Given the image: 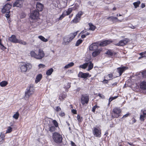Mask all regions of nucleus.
Masks as SVG:
<instances>
[{
    "instance_id": "nucleus-1",
    "label": "nucleus",
    "mask_w": 146,
    "mask_h": 146,
    "mask_svg": "<svg viewBox=\"0 0 146 146\" xmlns=\"http://www.w3.org/2000/svg\"><path fill=\"white\" fill-rule=\"evenodd\" d=\"M78 32V31H77L74 33H71L68 36L65 37L63 39V44L64 45L68 44L77 35Z\"/></svg>"
},
{
    "instance_id": "nucleus-2",
    "label": "nucleus",
    "mask_w": 146,
    "mask_h": 146,
    "mask_svg": "<svg viewBox=\"0 0 146 146\" xmlns=\"http://www.w3.org/2000/svg\"><path fill=\"white\" fill-rule=\"evenodd\" d=\"M9 40L13 43H19L24 45H26L27 43L21 40H19L17 38L16 36L14 35H12L9 38Z\"/></svg>"
},
{
    "instance_id": "nucleus-3",
    "label": "nucleus",
    "mask_w": 146,
    "mask_h": 146,
    "mask_svg": "<svg viewBox=\"0 0 146 146\" xmlns=\"http://www.w3.org/2000/svg\"><path fill=\"white\" fill-rule=\"evenodd\" d=\"M52 138L54 142L56 143H60L62 141V135L57 132H55L53 133Z\"/></svg>"
},
{
    "instance_id": "nucleus-4",
    "label": "nucleus",
    "mask_w": 146,
    "mask_h": 146,
    "mask_svg": "<svg viewBox=\"0 0 146 146\" xmlns=\"http://www.w3.org/2000/svg\"><path fill=\"white\" fill-rule=\"evenodd\" d=\"M34 88L32 85H30L28 87L26 90L25 93V98H28L34 92Z\"/></svg>"
},
{
    "instance_id": "nucleus-5",
    "label": "nucleus",
    "mask_w": 146,
    "mask_h": 146,
    "mask_svg": "<svg viewBox=\"0 0 146 146\" xmlns=\"http://www.w3.org/2000/svg\"><path fill=\"white\" fill-rule=\"evenodd\" d=\"M93 135L96 137H100L101 136V129L99 127L96 126L93 127L92 131Z\"/></svg>"
},
{
    "instance_id": "nucleus-6",
    "label": "nucleus",
    "mask_w": 146,
    "mask_h": 146,
    "mask_svg": "<svg viewBox=\"0 0 146 146\" xmlns=\"http://www.w3.org/2000/svg\"><path fill=\"white\" fill-rule=\"evenodd\" d=\"M39 13L36 10L33 11L30 14V19L34 21H36L38 17Z\"/></svg>"
},
{
    "instance_id": "nucleus-7",
    "label": "nucleus",
    "mask_w": 146,
    "mask_h": 146,
    "mask_svg": "<svg viewBox=\"0 0 146 146\" xmlns=\"http://www.w3.org/2000/svg\"><path fill=\"white\" fill-rule=\"evenodd\" d=\"M21 69L22 71L25 72L28 70L30 69L32 67L31 65L27 63L26 64L24 63H22L21 64Z\"/></svg>"
},
{
    "instance_id": "nucleus-8",
    "label": "nucleus",
    "mask_w": 146,
    "mask_h": 146,
    "mask_svg": "<svg viewBox=\"0 0 146 146\" xmlns=\"http://www.w3.org/2000/svg\"><path fill=\"white\" fill-rule=\"evenodd\" d=\"M81 98V103L83 105L88 104L89 100V96L88 95L86 94L82 95Z\"/></svg>"
},
{
    "instance_id": "nucleus-9",
    "label": "nucleus",
    "mask_w": 146,
    "mask_h": 146,
    "mask_svg": "<svg viewBox=\"0 0 146 146\" xmlns=\"http://www.w3.org/2000/svg\"><path fill=\"white\" fill-rule=\"evenodd\" d=\"M121 111V110L119 108L117 107L114 108L113 110V112L114 114L113 117L114 118L118 117L120 115Z\"/></svg>"
},
{
    "instance_id": "nucleus-10",
    "label": "nucleus",
    "mask_w": 146,
    "mask_h": 146,
    "mask_svg": "<svg viewBox=\"0 0 146 146\" xmlns=\"http://www.w3.org/2000/svg\"><path fill=\"white\" fill-rule=\"evenodd\" d=\"M129 41L128 38H125L120 40L118 43L116 44L115 45L117 46H123L125 45Z\"/></svg>"
},
{
    "instance_id": "nucleus-11",
    "label": "nucleus",
    "mask_w": 146,
    "mask_h": 146,
    "mask_svg": "<svg viewBox=\"0 0 146 146\" xmlns=\"http://www.w3.org/2000/svg\"><path fill=\"white\" fill-rule=\"evenodd\" d=\"M11 5L9 4H6L2 9V12L3 13L6 12L9 13V10L11 7Z\"/></svg>"
},
{
    "instance_id": "nucleus-12",
    "label": "nucleus",
    "mask_w": 146,
    "mask_h": 146,
    "mask_svg": "<svg viewBox=\"0 0 146 146\" xmlns=\"http://www.w3.org/2000/svg\"><path fill=\"white\" fill-rule=\"evenodd\" d=\"M82 14L83 13L82 12H79L76 15V17L72 21V22L76 23L78 22L80 19L81 16L82 15Z\"/></svg>"
},
{
    "instance_id": "nucleus-13",
    "label": "nucleus",
    "mask_w": 146,
    "mask_h": 146,
    "mask_svg": "<svg viewBox=\"0 0 146 146\" xmlns=\"http://www.w3.org/2000/svg\"><path fill=\"white\" fill-rule=\"evenodd\" d=\"M128 68L126 66H122L120 67L117 68V71L119 74V76L121 75L123 72L125 70L127 69Z\"/></svg>"
},
{
    "instance_id": "nucleus-14",
    "label": "nucleus",
    "mask_w": 146,
    "mask_h": 146,
    "mask_svg": "<svg viewBox=\"0 0 146 146\" xmlns=\"http://www.w3.org/2000/svg\"><path fill=\"white\" fill-rule=\"evenodd\" d=\"M44 56V53L43 51L39 49L38 51V54L36 55V59H41Z\"/></svg>"
},
{
    "instance_id": "nucleus-15",
    "label": "nucleus",
    "mask_w": 146,
    "mask_h": 146,
    "mask_svg": "<svg viewBox=\"0 0 146 146\" xmlns=\"http://www.w3.org/2000/svg\"><path fill=\"white\" fill-rule=\"evenodd\" d=\"M89 74L88 73H83L80 72L78 74V77L82 78H86L89 76Z\"/></svg>"
},
{
    "instance_id": "nucleus-16",
    "label": "nucleus",
    "mask_w": 146,
    "mask_h": 146,
    "mask_svg": "<svg viewBox=\"0 0 146 146\" xmlns=\"http://www.w3.org/2000/svg\"><path fill=\"white\" fill-rule=\"evenodd\" d=\"M98 46V44L96 43H93L90 45L89 49L90 50H94L97 49Z\"/></svg>"
},
{
    "instance_id": "nucleus-17",
    "label": "nucleus",
    "mask_w": 146,
    "mask_h": 146,
    "mask_svg": "<svg viewBox=\"0 0 146 146\" xmlns=\"http://www.w3.org/2000/svg\"><path fill=\"white\" fill-rule=\"evenodd\" d=\"M112 42L110 40H106L104 41L101 42L99 45L100 46H105L110 44Z\"/></svg>"
},
{
    "instance_id": "nucleus-18",
    "label": "nucleus",
    "mask_w": 146,
    "mask_h": 146,
    "mask_svg": "<svg viewBox=\"0 0 146 146\" xmlns=\"http://www.w3.org/2000/svg\"><path fill=\"white\" fill-rule=\"evenodd\" d=\"M23 4L19 0H17L13 4V7H21L23 6Z\"/></svg>"
},
{
    "instance_id": "nucleus-19",
    "label": "nucleus",
    "mask_w": 146,
    "mask_h": 146,
    "mask_svg": "<svg viewBox=\"0 0 146 146\" xmlns=\"http://www.w3.org/2000/svg\"><path fill=\"white\" fill-rule=\"evenodd\" d=\"M43 8V5L39 3H37L36 5V8L37 9L38 11H41Z\"/></svg>"
},
{
    "instance_id": "nucleus-20",
    "label": "nucleus",
    "mask_w": 146,
    "mask_h": 146,
    "mask_svg": "<svg viewBox=\"0 0 146 146\" xmlns=\"http://www.w3.org/2000/svg\"><path fill=\"white\" fill-rule=\"evenodd\" d=\"M140 87L142 90H145V94H146V82L144 81L142 82L140 84Z\"/></svg>"
},
{
    "instance_id": "nucleus-21",
    "label": "nucleus",
    "mask_w": 146,
    "mask_h": 146,
    "mask_svg": "<svg viewBox=\"0 0 146 146\" xmlns=\"http://www.w3.org/2000/svg\"><path fill=\"white\" fill-rule=\"evenodd\" d=\"M5 135L3 133H1L0 135V144L3 143L4 141Z\"/></svg>"
},
{
    "instance_id": "nucleus-22",
    "label": "nucleus",
    "mask_w": 146,
    "mask_h": 146,
    "mask_svg": "<svg viewBox=\"0 0 146 146\" xmlns=\"http://www.w3.org/2000/svg\"><path fill=\"white\" fill-rule=\"evenodd\" d=\"M49 131L50 132L54 131L55 129V127L52 125L50 124L48 125Z\"/></svg>"
},
{
    "instance_id": "nucleus-23",
    "label": "nucleus",
    "mask_w": 146,
    "mask_h": 146,
    "mask_svg": "<svg viewBox=\"0 0 146 146\" xmlns=\"http://www.w3.org/2000/svg\"><path fill=\"white\" fill-rule=\"evenodd\" d=\"M42 75L41 74H39L36 76L35 81L36 83H37L42 78Z\"/></svg>"
},
{
    "instance_id": "nucleus-24",
    "label": "nucleus",
    "mask_w": 146,
    "mask_h": 146,
    "mask_svg": "<svg viewBox=\"0 0 146 146\" xmlns=\"http://www.w3.org/2000/svg\"><path fill=\"white\" fill-rule=\"evenodd\" d=\"M87 63H88V71H89L93 68V64L92 63L91 61H89L87 62Z\"/></svg>"
},
{
    "instance_id": "nucleus-25",
    "label": "nucleus",
    "mask_w": 146,
    "mask_h": 146,
    "mask_svg": "<svg viewBox=\"0 0 146 146\" xmlns=\"http://www.w3.org/2000/svg\"><path fill=\"white\" fill-rule=\"evenodd\" d=\"M74 65V63L73 62H71L65 66L64 67V68L66 69L70 67L73 66Z\"/></svg>"
},
{
    "instance_id": "nucleus-26",
    "label": "nucleus",
    "mask_w": 146,
    "mask_h": 146,
    "mask_svg": "<svg viewBox=\"0 0 146 146\" xmlns=\"http://www.w3.org/2000/svg\"><path fill=\"white\" fill-rule=\"evenodd\" d=\"M8 84V82L7 81H3L0 83V86L2 87H4L6 86Z\"/></svg>"
},
{
    "instance_id": "nucleus-27",
    "label": "nucleus",
    "mask_w": 146,
    "mask_h": 146,
    "mask_svg": "<svg viewBox=\"0 0 146 146\" xmlns=\"http://www.w3.org/2000/svg\"><path fill=\"white\" fill-rule=\"evenodd\" d=\"M100 52V51L99 50H95L92 53V56L94 57H95L98 55Z\"/></svg>"
},
{
    "instance_id": "nucleus-28",
    "label": "nucleus",
    "mask_w": 146,
    "mask_h": 146,
    "mask_svg": "<svg viewBox=\"0 0 146 146\" xmlns=\"http://www.w3.org/2000/svg\"><path fill=\"white\" fill-rule=\"evenodd\" d=\"M53 71V69L52 68H50L46 72V74L48 76H50Z\"/></svg>"
},
{
    "instance_id": "nucleus-29",
    "label": "nucleus",
    "mask_w": 146,
    "mask_h": 146,
    "mask_svg": "<svg viewBox=\"0 0 146 146\" xmlns=\"http://www.w3.org/2000/svg\"><path fill=\"white\" fill-rule=\"evenodd\" d=\"M89 25L90 27V28L89 29V30L94 31L96 28L95 26L93 25L91 23H89Z\"/></svg>"
},
{
    "instance_id": "nucleus-30",
    "label": "nucleus",
    "mask_w": 146,
    "mask_h": 146,
    "mask_svg": "<svg viewBox=\"0 0 146 146\" xmlns=\"http://www.w3.org/2000/svg\"><path fill=\"white\" fill-rule=\"evenodd\" d=\"M113 76L112 74H109L106 76L105 77L108 80H110L112 79Z\"/></svg>"
},
{
    "instance_id": "nucleus-31",
    "label": "nucleus",
    "mask_w": 146,
    "mask_h": 146,
    "mask_svg": "<svg viewBox=\"0 0 146 146\" xmlns=\"http://www.w3.org/2000/svg\"><path fill=\"white\" fill-rule=\"evenodd\" d=\"M30 54L31 57H34L36 59L37 54L34 51H32L30 52Z\"/></svg>"
},
{
    "instance_id": "nucleus-32",
    "label": "nucleus",
    "mask_w": 146,
    "mask_h": 146,
    "mask_svg": "<svg viewBox=\"0 0 146 146\" xmlns=\"http://www.w3.org/2000/svg\"><path fill=\"white\" fill-rule=\"evenodd\" d=\"M88 66V63H86L84 64L80 65L79 66V68H81L84 69H86Z\"/></svg>"
},
{
    "instance_id": "nucleus-33",
    "label": "nucleus",
    "mask_w": 146,
    "mask_h": 146,
    "mask_svg": "<svg viewBox=\"0 0 146 146\" xmlns=\"http://www.w3.org/2000/svg\"><path fill=\"white\" fill-rule=\"evenodd\" d=\"M141 2L139 1H137L136 2H134L133 3V5L135 7V8H137L139 6V5L140 4Z\"/></svg>"
},
{
    "instance_id": "nucleus-34",
    "label": "nucleus",
    "mask_w": 146,
    "mask_h": 146,
    "mask_svg": "<svg viewBox=\"0 0 146 146\" xmlns=\"http://www.w3.org/2000/svg\"><path fill=\"white\" fill-rule=\"evenodd\" d=\"M38 38L42 41L44 42H46L48 41V40L47 39L45 38L44 37L42 36H38Z\"/></svg>"
},
{
    "instance_id": "nucleus-35",
    "label": "nucleus",
    "mask_w": 146,
    "mask_h": 146,
    "mask_svg": "<svg viewBox=\"0 0 146 146\" xmlns=\"http://www.w3.org/2000/svg\"><path fill=\"white\" fill-rule=\"evenodd\" d=\"M72 9L71 8H69L67 11H64L65 13V14L66 15H69L72 12Z\"/></svg>"
},
{
    "instance_id": "nucleus-36",
    "label": "nucleus",
    "mask_w": 146,
    "mask_h": 146,
    "mask_svg": "<svg viewBox=\"0 0 146 146\" xmlns=\"http://www.w3.org/2000/svg\"><path fill=\"white\" fill-rule=\"evenodd\" d=\"M105 54L109 56H112L113 55V53L111 50H108L107 51Z\"/></svg>"
},
{
    "instance_id": "nucleus-37",
    "label": "nucleus",
    "mask_w": 146,
    "mask_h": 146,
    "mask_svg": "<svg viewBox=\"0 0 146 146\" xmlns=\"http://www.w3.org/2000/svg\"><path fill=\"white\" fill-rule=\"evenodd\" d=\"M19 116V114L18 112H17L13 116V117L16 119H17Z\"/></svg>"
},
{
    "instance_id": "nucleus-38",
    "label": "nucleus",
    "mask_w": 146,
    "mask_h": 146,
    "mask_svg": "<svg viewBox=\"0 0 146 146\" xmlns=\"http://www.w3.org/2000/svg\"><path fill=\"white\" fill-rule=\"evenodd\" d=\"M82 41H83V40H81L80 39L78 40L77 41L76 44H75L76 46H78L81 43H82Z\"/></svg>"
},
{
    "instance_id": "nucleus-39",
    "label": "nucleus",
    "mask_w": 146,
    "mask_h": 146,
    "mask_svg": "<svg viewBox=\"0 0 146 146\" xmlns=\"http://www.w3.org/2000/svg\"><path fill=\"white\" fill-rule=\"evenodd\" d=\"M77 118L79 122H80L82 121L83 120L82 117H81L79 115H77Z\"/></svg>"
},
{
    "instance_id": "nucleus-40",
    "label": "nucleus",
    "mask_w": 146,
    "mask_h": 146,
    "mask_svg": "<svg viewBox=\"0 0 146 146\" xmlns=\"http://www.w3.org/2000/svg\"><path fill=\"white\" fill-rule=\"evenodd\" d=\"M52 123L56 127H58V124L57 121L55 120H53Z\"/></svg>"
},
{
    "instance_id": "nucleus-41",
    "label": "nucleus",
    "mask_w": 146,
    "mask_h": 146,
    "mask_svg": "<svg viewBox=\"0 0 146 146\" xmlns=\"http://www.w3.org/2000/svg\"><path fill=\"white\" fill-rule=\"evenodd\" d=\"M66 15L65 13L64 12V11L62 13V15L60 16V17L59 18V20H62L65 16Z\"/></svg>"
},
{
    "instance_id": "nucleus-42",
    "label": "nucleus",
    "mask_w": 146,
    "mask_h": 146,
    "mask_svg": "<svg viewBox=\"0 0 146 146\" xmlns=\"http://www.w3.org/2000/svg\"><path fill=\"white\" fill-rule=\"evenodd\" d=\"M12 128L11 127H8L6 133H10L11 132V131H12Z\"/></svg>"
},
{
    "instance_id": "nucleus-43",
    "label": "nucleus",
    "mask_w": 146,
    "mask_h": 146,
    "mask_svg": "<svg viewBox=\"0 0 146 146\" xmlns=\"http://www.w3.org/2000/svg\"><path fill=\"white\" fill-rule=\"evenodd\" d=\"M110 19L113 20H117V18L116 17H109L107 18V19L108 20Z\"/></svg>"
},
{
    "instance_id": "nucleus-44",
    "label": "nucleus",
    "mask_w": 146,
    "mask_h": 146,
    "mask_svg": "<svg viewBox=\"0 0 146 146\" xmlns=\"http://www.w3.org/2000/svg\"><path fill=\"white\" fill-rule=\"evenodd\" d=\"M145 115H141L140 116V119L141 121H144L145 120Z\"/></svg>"
},
{
    "instance_id": "nucleus-45",
    "label": "nucleus",
    "mask_w": 146,
    "mask_h": 146,
    "mask_svg": "<svg viewBox=\"0 0 146 146\" xmlns=\"http://www.w3.org/2000/svg\"><path fill=\"white\" fill-rule=\"evenodd\" d=\"M0 48L2 50H4L6 48V47L2 44L0 45Z\"/></svg>"
},
{
    "instance_id": "nucleus-46",
    "label": "nucleus",
    "mask_w": 146,
    "mask_h": 146,
    "mask_svg": "<svg viewBox=\"0 0 146 146\" xmlns=\"http://www.w3.org/2000/svg\"><path fill=\"white\" fill-rule=\"evenodd\" d=\"M71 83H68L67 84L66 86H65V88L66 89H68L70 88L71 86L70 85Z\"/></svg>"
},
{
    "instance_id": "nucleus-47",
    "label": "nucleus",
    "mask_w": 146,
    "mask_h": 146,
    "mask_svg": "<svg viewBox=\"0 0 146 146\" xmlns=\"http://www.w3.org/2000/svg\"><path fill=\"white\" fill-rule=\"evenodd\" d=\"M98 107H98L97 105H95L93 107V108H92V111L94 112L95 111L96 109Z\"/></svg>"
},
{
    "instance_id": "nucleus-48",
    "label": "nucleus",
    "mask_w": 146,
    "mask_h": 146,
    "mask_svg": "<svg viewBox=\"0 0 146 146\" xmlns=\"http://www.w3.org/2000/svg\"><path fill=\"white\" fill-rule=\"evenodd\" d=\"M45 67V65L42 64H40L38 65V67L39 68H44Z\"/></svg>"
},
{
    "instance_id": "nucleus-49",
    "label": "nucleus",
    "mask_w": 146,
    "mask_h": 146,
    "mask_svg": "<svg viewBox=\"0 0 146 146\" xmlns=\"http://www.w3.org/2000/svg\"><path fill=\"white\" fill-rule=\"evenodd\" d=\"M56 111H60L61 110V108L59 106H57L56 107Z\"/></svg>"
},
{
    "instance_id": "nucleus-50",
    "label": "nucleus",
    "mask_w": 146,
    "mask_h": 146,
    "mask_svg": "<svg viewBox=\"0 0 146 146\" xmlns=\"http://www.w3.org/2000/svg\"><path fill=\"white\" fill-rule=\"evenodd\" d=\"M59 115L61 117L64 116L65 114L64 112H62L59 113Z\"/></svg>"
},
{
    "instance_id": "nucleus-51",
    "label": "nucleus",
    "mask_w": 146,
    "mask_h": 146,
    "mask_svg": "<svg viewBox=\"0 0 146 146\" xmlns=\"http://www.w3.org/2000/svg\"><path fill=\"white\" fill-rule=\"evenodd\" d=\"M141 111L143 112V115L146 116V110H141Z\"/></svg>"
},
{
    "instance_id": "nucleus-52",
    "label": "nucleus",
    "mask_w": 146,
    "mask_h": 146,
    "mask_svg": "<svg viewBox=\"0 0 146 146\" xmlns=\"http://www.w3.org/2000/svg\"><path fill=\"white\" fill-rule=\"evenodd\" d=\"M146 53V51H144V52H142L141 53H140L139 54V55H141V56H143V55L145 54Z\"/></svg>"
},
{
    "instance_id": "nucleus-53",
    "label": "nucleus",
    "mask_w": 146,
    "mask_h": 146,
    "mask_svg": "<svg viewBox=\"0 0 146 146\" xmlns=\"http://www.w3.org/2000/svg\"><path fill=\"white\" fill-rule=\"evenodd\" d=\"M98 96H99L100 98H104V95H103L102 94H98Z\"/></svg>"
},
{
    "instance_id": "nucleus-54",
    "label": "nucleus",
    "mask_w": 146,
    "mask_h": 146,
    "mask_svg": "<svg viewBox=\"0 0 146 146\" xmlns=\"http://www.w3.org/2000/svg\"><path fill=\"white\" fill-rule=\"evenodd\" d=\"M6 14L5 15V17L7 18H9V17H10V15H9V13H7L6 12Z\"/></svg>"
},
{
    "instance_id": "nucleus-55",
    "label": "nucleus",
    "mask_w": 146,
    "mask_h": 146,
    "mask_svg": "<svg viewBox=\"0 0 146 146\" xmlns=\"http://www.w3.org/2000/svg\"><path fill=\"white\" fill-rule=\"evenodd\" d=\"M108 80L105 79L102 82L104 84L107 83H108Z\"/></svg>"
},
{
    "instance_id": "nucleus-56",
    "label": "nucleus",
    "mask_w": 146,
    "mask_h": 146,
    "mask_svg": "<svg viewBox=\"0 0 146 146\" xmlns=\"http://www.w3.org/2000/svg\"><path fill=\"white\" fill-rule=\"evenodd\" d=\"M117 82H115V83L113 84H112V87H114L115 86H117Z\"/></svg>"
},
{
    "instance_id": "nucleus-57",
    "label": "nucleus",
    "mask_w": 146,
    "mask_h": 146,
    "mask_svg": "<svg viewBox=\"0 0 146 146\" xmlns=\"http://www.w3.org/2000/svg\"><path fill=\"white\" fill-rule=\"evenodd\" d=\"M132 124H133L134 123H135L136 121V120L133 117L132 119Z\"/></svg>"
},
{
    "instance_id": "nucleus-58",
    "label": "nucleus",
    "mask_w": 146,
    "mask_h": 146,
    "mask_svg": "<svg viewBox=\"0 0 146 146\" xmlns=\"http://www.w3.org/2000/svg\"><path fill=\"white\" fill-rule=\"evenodd\" d=\"M145 7V4L142 3L141 4V7L142 8H144Z\"/></svg>"
},
{
    "instance_id": "nucleus-59",
    "label": "nucleus",
    "mask_w": 146,
    "mask_h": 146,
    "mask_svg": "<svg viewBox=\"0 0 146 146\" xmlns=\"http://www.w3.org/2000/svg\"><path fill=\"white\" fill-rule=\"evenodd\" d=\"M72 112L74 113V114H76V110H72Z\"/></svg>"
},
{
    "instance_id": "nucleus-60",
    "label": "nucleus",
    "mask_w": 146,
    "mask_h": 146,
    "mask_svg": "<svg viewBox=\"0 0 146 146\" xmlns=\"http://www.w3.org/2000/svg\"><path fill=\"white\" fill-rule=\"evenodd\" d=\"M71 144L72 146H76L75 144L72 141L71 142Z\"/></svg>"
},
{
    "instance_id": "nucleus-61",
    "label": "nucleus",
    "mask_w": 146,
    "mask_h": 146,
    "mask_svg": "<svg viewBox=\"0 0 146 146\" xmlns=\"http://www.w3.org/2000/svg\"><path fill=\"white\" fill-rule=\"evenodd\" d=\"M113 98H112V97L111 98H110L109 99V102H111V101H112L113 100Z\"/></svg>"
},
{
    "instance_id": "nucleus-62",
    "label": "nucleus",
    "mask_w": 146,
    "mask_h": 146,
    "mask_svg": "<svg viewBox=\"0 0 146 146\" xmlns=\"http://www.w3.org/2000/svg\"><path fill=\"white\" fill-rule=\"evenodd\" d=\"M129 115V114H128V113L126 114H125V115H123V117H127Z\"/></svg>"
},
{
    "instance_id": "nucleus-63",
    "label": "nucleus",
    "mask_w": 146,
    "mask_h": 146,
    "mask_svg": "<svg viewBox=\"0 0 146 146\" xmlns=\"http://www.w3.org/2000/svg\"><path fill=\"white\" fill-rule=\"evenodd\" d=\"M86 30H84L82 31L81 33H81V34H83V33H86Z\"/></svg>"
},
{
    "instance_id": "nucleus-64",
    "label": "nucleus",
    "mask_w": 146,
    "mask_h": 146,
    "mask_svg": "<svg viewBox=\"0 0 146 146\" xmlns=\"http://www.w3.org/2000/svg\"><path fill=\"white\" fill-rule=\"evenodd\" d=\"M142 74H143L144 75H146V70L143 72Z\"/></svg>"
}]
</instances>
